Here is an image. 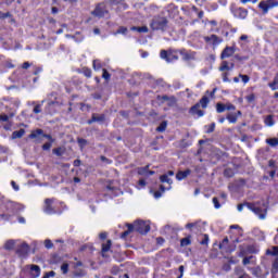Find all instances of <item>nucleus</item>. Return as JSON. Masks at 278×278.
<instances>
[{"mask_svg":"<svg viewBox=\"0 0 278 278\" xmlns=\"http://www.w3.org/2000/svg\"><path fill=\"white\" fill-rule=\"evenodd\" d=\"M199 227V223H189L186 225V229H190V231H192V229H197Z\"/></svg>","mask_w":278,"mask_h":278,"instance_id":"obj_36","label":"nucleus"},{"mask_svg":"<svg viewBox=\"0 0 278 278\" xmlns=\"http://www.w3.org/2000/svg\"><path fill=\"white\" fill-rule=\"evenodd\" d=\"M258 8L263 10V14H268V10L278 8V0H265L258 3Z\"/></svg>","mask_w":278,"mask_h":278,"instance_id":"obj_6","label":"nucleus"},{"mask_svg":"<svg viewBox=\"0 0 278 278\" xmlns=\"http://www.w3.org/2000/svg\"><path fill=\"white\" fill-rule=\"evenodd\" d=\"M192 172L190 170V169H187V170H185V172H178L177 174H176V179L178 180V181H182V179H186V177H188V175H190Z\"/></svg>","mask_w":278,"mask_h":278,"instance_id":"obj_17","label":"nucleus"},{"mask_svg":"<svg viewBox=\"0 0 278 278\" xmlns=\"http://www.w3.org/2000/svg\"><path fill=\"white\" fill-rule=\"evenodd\" d=\"M103 121H105V115L93 114L91 119L88 121V125H92V123H103Z\"/></svg>","mask_w":278,"mask_h":278,"instance_id":"obj_13","label":"nucleus"},{"mask_svg":"<svg viewBox=\"0 0 278 278\" xmlns=\"http://www.w3.org/2000/svg\"><path fill=\"white\" fill-rule=\"evenodd\" d=\"M253 258V256L250 257H244L243 258V265L247 266V264H251V260Z\"/></svg>","mask_w":278,"mask_h":278,"instance_id":"obj_59","label":"nucleus"},{"mask_svg":"<svg viewBox=\"0 0 278 278\" xmlns=\"http://www.w3.org/2000/svg\"><path fill=\"white\" fill-rule=\"evenodd\" d=\"M52 153H54V155H58L59 157L62 155V148H55L52 150Z\"/></svg>","mask_w":278,"mask_h":278,"instance_id":"obj_50","label":"nucleus"},{"mask_svg":"<svg viewBox=\"0 0 278 278\" xmlns=\"http://www.w3.org/2000/svg\"><path fill=\"white\" fill-rule=\"evenodd\" d=\"M153 195H154V199H161L162 198V192L161 191H155L153 193Z\"/></svg>","mask_w":278,"mask_h":278,"instance_id":"obj_63","label":"nucleus"},{"mask_svg":"<svg viewBox=\"0 0 278 278\" xmlns=\"http://www.w3.org/2000/svg\"><path fill=\"white\" fill-rule=\"evenodd\" d=\"M214 129H216V123H212V124L208 126V129L206 130V134H212V132H214Z\"/></svg>","mask_w":278,"mask_h":278,"instance_id":"obj_48","label":"nucleus"},{"mask_svg":"<svg viewBox=\"0 0 278 278\" xmlns=\"http://www.w3.org/2000/svg\"><path fill=\"white\" fill-rule=\"evenodd\" d=\"M40 108H42V105L37 104V105L34 108L33 112H34L35 114H40V112H42V110H41Z\"/></svg>","mask_w":278,"mask_h":278,"instance_id":"obj_53","label":"nucleus"},{"mask_svg":"<svg viewBox=\"0 0 278 278\" xmlns=\"http://www.w3.org/2000/svg\"><path fill=\"white\" fill-rule=\"evenodd\" d=\"M236 14L239 16V18H244L248 16L249 12L245 9L239 8L236 10Z\"/></svg>","mask_w":278,"mask_h":278,"instance_id":"obj_25","label":"nucleus"},{"mask_svg":"<svg viewBox=\"0 0 278 278\" xmlns=\"http://www.w3.org/2000/svg\"><path fill=\"white\" fill-rule=\"evenodd\" d=\"M201 104H195L190 109V114L197 115L199 117L203 116L205 113L199 110Z\"/></svg>","mask_w":278,"mask_h":278,"instance_id":"obj_15","label":"nucleus"},{"mask_svg":"<svg viewBox=\"0 0 278 278\" xmlns=\"http://www.w3.org/2000/svg\"><path fill=\"white\" fill-rule=\"evenodd\" d=\"M16 253L20 257L27 256V253H29V245L27 243H21L16 250Z\"/></svg>","mask_w":278,"mask_h":278,"instance_id":"obj_9","label":"nucleus"},{"mask_svg":"<svg viewBox=\"0 0 278 278\" xmlns=\"http://www.w3.org/2000/svg\"><path fill=\"white\" fill-rule=\"evenodd\" d=\"M61 270L63 275H66L68 273V263H63L61 265Z\"/></svg>","mask_w":278,"mask_h":278,"instance_id":"obj_39","label":"nucleus"},{"mask_svg":"<svg viewBox=\"0 0 278 278\" xmlns=\"http://www.w3.org/2000/svg\"><path fill=\"white\" fill-rule=\"evenodd\" d=\"M179 51H166V50H161L160 58L162 60H165L166 62H175V60H179L178 55Z\"/></svg>","mask_w":278,"mask_h":278,"instance_id":"obj_5","label":"nucleus"},{"mask_svg":"<svg viewBox=\"0 0 278 278\" xmlns=\"http://www.w3.org/2000/svg\"><path fill=\"white\" fill-rule=\"evenodd\" d=\"M11 186L15 190V192H18L20 187H18V185H16V182L14 180L11 181Z\"/></svg>","mask_w":278,"mask_h":278,"instance_id":"obj_58","label":"nucleus"},{"mask_svg":"<svg viewBox=\"0 0 278 278\" xmlns=\"http://www.w3.org/2000/svg\"><path fill=\"white\" fill-rule=\"evenodd\" d=\"M226 105V110H228V111H233V110H236V105H233V104H231V103H227V104H225Z\"/></svg>","mask_w":278,"mask_h":278,"instance_id":"obj_57","label":"nucleus"},{"mask_svg":"<svg viewBox=\"0 0 278 278\" xmlns=\"http://www.w3.org/2000/svg\"><path fill=\"white\" fill-rule=\"evenodd\" d=\"M208 243H210V236L203 235V239H202V241L200 242V244L206 245V244H208Z\"/></svg>","mask_w":278,"mask_h":278,"instance_id":"obj_42","label":"nucleus"},{"mask_svg":"<svg viewBox=\"0 0 278 278\" xmlns=\"http://www.w3.org/2000/svg\"><path fill=\"white\" fill-rule=\"evenodd\" d=\"M225 110H226V105L225 104H223V103H217L216 104V112H217V114H223V112H225Z\"/></svg>","mask_w":278,"mask_h":278,"instance_id":"obj_31","label":"nucleus"},{"mask_svg":"<svg viewBox=\"0 0 278 278\" xmlns=\"http://www.w3.org/2000/svg\"><path fill=\"white\" fill-rule=\"evenodd\" d=\"M25 136V129L15 130L12 134L13 140H16V138H23Z\"/></svg>","mask_w":278,"mask_h":278,"instance_id":"obj_22","label":"nucleus"},{"mask_svg":"<svg viewBox=\"0 0 278 278\" xmlns=\"http://www.w3.org/2000/svg\"><path fill=\"white\" fill-rule=\"evenodd\" d=\"M9 118H10V117H9L7 114L0 115V121H2L3 123L8 122Z\"/></svg>","mask_w":278,"mask_h":278,"instance_id":"obj_60","label":"nucleus"},{"mask_svg":"<svg viewBox=\"0 0 278 278\" xmlns=\"http://www.w3.org/2000/svg\"><path fill=\"white\" fill-rule=\"evenodd\" d=\"M78 144L81 147V149H83V147H86V144H88V141L86 140V139H81V138H79L78 139Z\"/></svg>","mask_w":278,"mask_h":278,"instance_id":"obj_54","label":"nucleus"},{"mask_svg":"<svg viewBox=\"0 0 278 278\" xmlns=\"http://www.w3.org/2000/svg\"><path fill=\"white\" fill-rule=\"evenodd\" d=\"M53 203H54L53 199H46L45 200L43 212L46 214H55V206H53Z\"/></svg>","mask_w":278,"mask_h":278,"instance_id":"obj_7","label":"nucleus"},{"mask_svg":"<svg viewBox=\"0 0 278 278\" xmlns=\"http://www.w3.org/2000/svg\"><path fill=\"white\" fill-rule=\"evenodd\" d=\"M45 247H46V249H53V242H51V240L47 239L45 241Z\"/></svg>","mask_w":278,"mask_h":278,"instance_id":"obj_49","label":"nucleus"},{"mask_svg":"<svg viewBox=\"0 0 278 278\" xmlns=\"http://www.w3.org/2000/svg\"><path fill=\"white\" fill-rule=\"evenodd\" d=\"M147 173H149V165H147L146 167H141L138 169V174L139 175H147Z\"/></svg>","mask_w":278,"mask_h":278,"instance_id":"obj_38","label":"nucleus"},{"mask_svg":"<svg viewBox=\"0 0 278 278\" xmlns=\"http://www.w3.org/2000/svg\"><path fill=\"white\" fill-rule=\"evenodd\" d=\"M161 184H168V186H173V179L168 178V174H164L160 176Z\"/></svg>","mask_w":278,"mask_h":278,"instance_id":"obj_20","label":"nucleus"},{"mask_svg":"<svg viewBox=\"0 0 278 278\" xmlns=\"http://www.w3.org/2000/svg\"><path fill=\"white\" fill-rule=\"evenodd\" d=\"M213 204L215 210H220V202H218V198H213Z\"/></svg>","mask_w":278,"mask_h":278,"instance_id":"obj_46","label":"nucleus"},{"mask_svg":"<svg viewBox=\"0 0 278 278\" xmlns=\"http://www.w3.org/2000/svg\"><path fill=\"white\" fill-rule=\"evenodd\" d=\"M226 118L228 123H231L232 125H236V123H238V115L233 113H229Z\"/></svg>","mask_w":278,"mask_h":278,"instance_id":"obj_24","label":"nucleus"},{"mask_svg":"<svg viewBox=\"0 0 278 278\" xmlns=\"http://www.w3.org/2000/svg\"><path fill=\"white\" fill-rule=\"evenodd\" d=\"M93 68H94V71L101 70V61L93 60Z\"/></svg>","mask_w":278,"mask_h":278,"instance_id":"obj_44","label":"nucleus"},{"mask_svg":"<svg viewBox=\"0 0 278 278\" xmlns=\"http://www.w3.org/2000/svg\"><path fill=\"white\" fill-rule=\"evenodd\" d=\"M112 249V240H108L106 243L102 244V257H108V251Z\"/></svg>","mask_w":278,"mask_h":278,"instance_id":"obj_16","label":"nucleus"},{"mask_svg":"<svg viewBox=\"0 0 278 278\" xmlns=\"http://www.w3.org/2000/svg\"><path fill=\"white\" fill-rule=\"evenodd\" d=\"M84 75L85 77H92V71H90L89 68L84 70Z\"/></svg>","mask_w":278,"mask_h":278,"instance_id":"obj_56","label":"nucleus"},{"mask_svg":"<svg viewBox=\"0 0 278 278\" xmlns=\"http://www.w3.org/2000/svg\"><path fill=\"white\" fill-rule=\"evenodd\" d=\"M245 101H248V103H253V101H255V93L247 96Z\"/></svg>","mask_w":278,"mask_h":278,"instance_id":"obj_45","label":"nucleus"},{"mask_svg":"<svg viewBox=\"0 0 278 278\" xmlns=\"http://www.w3.org/2000/svg\"><path fill=\"white\" fill-rule=\"evenodd\" d=\"M231 67H229V63L227 61H223L222 66L219 67V71H230Z\"/></svg>","mask_w":278,"mask_h":278,"instance_id":"obj_35","label":"nucleus"},{"mask_svg":"<svg viewBox=\"0 0 278 278\" xmlns=\"http://www.w3.org/2000/svg\"><path fill=\"white\" fill-rule=\"evenodd\" d=\"M30 275H31L33 278L40 277V266L30 265Z\"/></svg>","mask_w":278,"mask_h":278,"instance_id":"obj_14","label":"nucleus"},{"mask_svg":"<svg viewBox=\"0 0 278 278\" xmlns=\"http://www.w3.org/2000/svg\"><path fill=\"white\" fill-rule=\"evenodd\" d=\"M168 25V20L166 17H154L150 24V27L153 30H161L164 31Z\"/></svg>","mask_w":278,"mask_h":278,"instance_id":"obj_3","label":"nucleus"},{"mask_svg":"<svg viewBox=\"0 0 278 278\" xmlns=\"http://www.w3.org/2000/svg\"><path fill=\"white\" fill-rule=\"evenodd\" d=\"M261 269L260 267H255L252 269V275H254L255 277H260Z\"/></svg>","mask_w":278,"mask_h":278,"instance_id":"obj_51","label":"nucleus"},{"mask_svg":"<svg viewBox=\"0 0 278 278\" xmlns=\"http://www.w3.org/2000/svg\"><path fill=\"white\" fill-rule=\"evenodd\" d=\"M266 143L269 144V147H277L278 139L277 138L266 139Z\"/></svg>","mask_w":278,"mask_h":278,"instance_id":"obj_32","label":"nucleus"},{"mask_svg":"<svg viewBox=\"0 0 278 278\" xmlns=\"http://www.w3.org/2000/svg\"><path fill=\"white\" fill-rule=\"evenodd\" d=\"M269 88L271 90H278V81L275 78L273 83H269Z\"/></svg>","mask_w":278,"mask_h":278,"instance_id":"obj_43","label":"nucleus"},{"mask_svg":"<svg viewBox=\"0 0 278 278\" xmlns=\"http://www.w3.org/2000/svg\"><path fill=\"white\" fill-rule=\"evenodd\" d=\"M265 125H267V127H273V125H275V122L273 121V116L271 115H268L265 118Z\"/></svg>","mask_w":278,"mask_h":278,"instance_id":"obj_33","label":"nucleus"},{"mask_svg":"<svg viewBox=\"0 0 278 278\" xmlns=\"http://www.w3.org/2000/svg\"><path fill=\"white\" fill-rule=\"evenodd\" d=\"M92 16H97V18H103V16H108L110 14V10H108V3L100 2L96 5V9L91 12Z\"/></svg>","mask_w":278,"mask_h":278,"instance_id":"obj_4","label":"nucleus"},{"mask_svg":"<svg viewBox=\"0 0 278 278\" xmlns=\"http://www.w3.org/2000/svg\"><path fill=\"white\" fill-rule=\"evenodd\" d=\"M207 103H210V98H207L206 96H204V97L200 100V105H201V108L205 109V108H207Z\"/></svg>","mask_w":278,"mask_h":278,"instance_id":"obj_29","label":"nucleus"},{"mask_svg":"<svg viewBox=\"0 0 278 278\" xmlns=\"http://www.w3.org/2000/svg\"><path fill=\"white\" fill-rule=\"evenodd\" d=\"M248 210H251V212L255 213L256 216L261 220H264L266 218L267 214V206L265 203L262 204H247Z\"/></svg>","mask_w":278,"mask_h":278,"instance_id":"obj_2","label":"nucleus"},{"mask_svg":"<svg viewBox=\"0 0 278 278\" xmlns=\"http://www.w3.org/2000/svg\"><path fill=\"white\" fill-rule=\"evenodd\" d=\"M15 247H16V241L14 240H9L4 244V249H7V251H12V249H14Z\"/></svg>","mask_w":278,"mask_h":278,"instance_id":"obj_26","label":"nucleus"},{"mask_svg":"<svg viewBox=\"0 0 278 278\" xmlns=\"http://www.w3.org/2000/svg\"><path fill=\"white\" fill-rule=\"evenodd\" d=\"M139 34H147L149 31V27L147 26H141V27H138V30H137Z\"/></svg>","mask_w":278,"mask_h":278,"instance_id":"obj_47","label":"nucleus"},{"mask_svg":"<svg viewBox=\"0 0 278 278\" xmlns=\"http://www.w3.org/2000/svg\"><path fill=\"white\" fill-rule=\"evenodd\" d=\"M190 244H192L190 237H186L180 240V247H190Z\"/></svg>","mask_w":278,"mask_h":278,"instance_id":"obj_28","label":"nucleus"},{"mask_svg":"<svg viewBox=\"0 0 278 278\" xmlns=\"http://www.w3.org/2000/svg\"><path fill=\"white\" fill-rule=\"evenodd\" d=\"M7 101L11 110H18V108H21V100L18 98H9Z\"/></svg>","mask_w":278,"mask_h":278,"instance_id":"obj_12","label":"nucleus"},{"mask_svg":"<svg viewBox=\"0 0 278 278\" xmlns=\"http://www.w3.org/2000/svg\"><path fill=\"white\" fill-rule=\"evenodd\" d=\"M38 136H42L43 138H47L48 140H50V142H54L53 137H51V135H43L42 129H37L33 131L29 135V138L35 139V138H38Z\"/></svg>","mask_w":278,"mask_h":278,"instance_id":"obj_10","label":"nucleus"},{"mask_svg":"<svg viewBox=\"0 0 278 278\" xmlns=\"http://www.w3.org/2000/svg\"><path fill=\"white\" fill-rule=\"evenodd\" d=\"M51 277H55V271L52 270V271L46 273L42 278H51Z\"/></svg>","mask_w":278,"mask_h":278,"instance_id":"obj_55","label":"nucleus"},{"mask_svg":"<svg viewBox=\"0 0 278 278\" xmlns=\"http://www.w3.org/2000/svg\"><path fill=\"white\" fill-rule=\"evenodd\" d=\"M166 127H167V123L166 122H162L160 124V126L156 128V131H160V132L166 131Z\"/></svg>","mask_w":278,"mask_h":278,"instance_id":"obj_37","label":"nucleus"},{"mask_svg":"<svg viewBox=\"0 0 278 278\" xmlns=\"http://www.w3.org/2000/svg\"><path fill=\"white\" fill-rule=\"evenodd\" d=\"M170 188H173V187H172V186H168V187L166 188V187H164V185H161V186H160L161 192H166V190H170Z\"/></svg>","mask_w":278,"mask_h":278,"instance_id":"obj_61","label":"nucleus"},{"mask_svg":"<svg viewBox=\"0 0 278 278\" xmlns=\"http://www.w3.org/2000/svg\"><path fill=\"white\" fill-rule=\"evenodd\" d=\"M52 143H53V142H51V141L45 143V144L42 146L43 151H49V150L51 149V147H52Z\"/></svg>","mask_w":278,"mask_h":278,"instance_id":"obj_52","label":"nucleus"},{"mask_svg":"<svg viewBox=\"0 0 278 278\" xmlns=\"http://www.w3.org/2000/svg\"><path fill=\"white\" fill-rule=\"evenodd\" d=\"M205 42H208V45H213L214 47H218L223 42V38L216 36V35H211L204 37Z\"/></svg>","mask_w":278,"mask_h":278,"instance_id":"obj_8","label":"nucleus"},{"mask_svg":"<svg viewBox=\"0 0 278 278\" xmlns=\"http://www.w3.org/2000/svg\"><path fill=\"white\" fill-rule=\"evenodd\" d=\"M117 34H122L123 36H125L127 34V27H119L115 33L114 36H117Z\"/></svg>","mask_w":278,"mask_h":278,"instance_id":"obj_34","label":"nucleus"},{"mask_svg":"<svg viewBox=\"0 0 278 278\" xmlns=\"http://www.w3.org/2000/svg\"><path fill=\"white\" fill-rule=\"evenodd\" d=\"M127 230L124 231L121 238H125L130 235L131 231H138V233H149L151 231V226L147 222L137 220L134 224H127Z\"/></svg>","mask_w":278,"mask_h":278,"instance_id":"obj_1","label":"nucleus"},{"mask_svg":"<svg viewBox=\"0 0 278 278\" xmlns=\"http://www.w3.org/2000/svg\"><path fill=\"white\" fill-rule=\"evenodd\" d=\"M233 53H236L235 47H226L220 54V59L225 60L227 58H231V55H233Z\"/></svg>","mask_w":278,"mask_h":278,"instance_id":"obj_11","label":"nucleus"},{"mask_svg":"<svg viewBox=\"0 0 278 278\" xmlns=\"http://www.w3.org/2000/svg\"><path fill=\"white\" fill-rule=\"evenodd\" d=\"M178 53L181 55L182 60H193L194 53H188L186 50H178Z\"/></svg>","mask_w":278,"mask_h":278,"instance_id":"obj_18","label":"nucleus"},{"mask_svg":"<svg viewBox=\"0 0 278 278\" xmlns=\"http://www.w3.org/2000/svg\"><path fill=\"white\" fill-rule=\"evenodd\" d=\"M102 77L103 79H105L106 81L110 79L111 75H110V72L105 68L102 70Z\"/></svg>","mask_w":278,"mask_h":278,"instance_id":"obj_41","label":"nucleus"},{"mask_svg":"<svg viewBox=\"0 0 278 278\" xmlns=\"http://www.w3.org/2000/svg\"><path fill=\"white\" fill-rule=\"evenodd\" d=\"M73 275L76 278H84L86 275H88V273L85 269H76L74 270Z\"/></svg>","mask_w":278,"mask_h":278,"instance_id":"obj_21","label":"nucleus"},{"mask_svg":"<svg viewBox=\"0 0 278 278\" xmlns=\"http://www.w3.org/2000/svg\"><path fill=\"white\" fill-rule=\"evenodd\" d=\"M271 273H273V275H277V273H278V257H276L273 263Z\"/></svg>","mask_w":278,"mask_h":278,"instance_id":"obj_30","label":"nucleus"},{"mask_svg":"<svg viewBox=\"0 0 278 278\" xmlns=\"http://www.w3.org/2000/svg\"><path fill=\"white\" fill-rule=\"evenodd\" d=\"M229 244V239L228 238H225L220 243H219V249L222 250V251H229L228 249H227V245Z\"/></svg>","mask_w":278,"mask_h":278,"instance_id":"obj_27","label":"nucleus"},{"mask_svg":"<svg viewBox=\"0 0 278 278\" xmlns=\"http://www.w3.org/2000/svg\"><path fill=\"white\" fill-rule=\"evenodd\" d=\"M228 264H238V260H236V258H233V257H230L229 260H228Z\"/></svg>","mask_w":278,"mask_h":278,"instance_id":"obj_64","label":"nucleus"},{"mask_svg":"<svg viewBox=\"0 0 278 278\" xmlns=\"http://www.w3.org/2000/svg\"><path fill=\"white\" fill-rule=\"evenodd\" d=\"M253 236H255L257 240H266V236L257 228L253 230Z\"/></svg>","mask_w":278,"mask_h":278,"instance_id":"obj_23","label":"nucleus"},{"mask_svg":"<svg viewBox=\"0 0 278 278\" xmlns=\"http://www.w3.org/2000/svg\"><path fill=\"white\" fill-rule=\"evenodd\" d=\"M266 255H271L273 257H278V247L274 245L266 250Z\"/></svg>","mask_w":278,"mask_h":278,"instance_id":"obj_19","label":"nucleus"},{"mask_svg":"<svg viewBox=\"0 0 278 278\" xmlns=\"http://www.w3.org/2000/svg\"><path fill=\"white\" fill-rule=\"evenodd\" d=\"M10 12L3 13L0 11V18H9Z\"/></svg>","mask_w":278,"mask_h":278,"instance_id":"obj_62","label":"nucleus"},{"mask_svg":"<svg viewBox=\"0 0 278 278\" xmlns=\"http://www.w3.org/2000/svg\"><path fill=\"white\" fill-rule=\"evenodd\" d=\"M239 77H240V79H242L243 84H249V81L251 80L249 75L240 74Z\"/></svg>","mask_w":278,"mask_h":278,"instance_id":"obj_40","label":"nucleus"}]
</instances>
